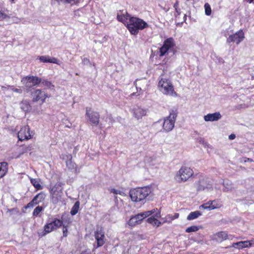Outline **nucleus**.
Masks as SVG:
<instances>
[{
    "label": "nucleus",
    "mask_w": 254,
    "mask_h": 254,
    "mask_svg": "<svg viewBox=\"0 0 254 254\" xmlns=\"http://www.w3.org/2000/svg\"><path fill=\"white\" fill-rule=\"evenodd\" d=\"M177 114V110H172L170 111L169 116L164 119L163 128L166 131H170L174 128Z\"/></svg>",
    "instance_id": "obj_8"
},
{
    "label": "nucleus",
    "mask_w": 254,
    "mask_h": 254,
    "mask_svg": "<svg viewBox=\"0 0 254 254\" xmlns=\"http://www.w3.org/2000/svg\"><path fill=\"white\" fill-rule=\"evenodd\" d=\"M147 222L154 226L159 227L161 225V222L153 216L149 217Z\"/></svg>",
    "instance_id": "obj_27"
},
{
    "label": "nucleus",
    "mask_w": 254,
    "mask_h": 254,
    "mask_svg": "<svg viewBox=\"0 0 254 254\" xmlns=\"http://www.w3.org/2000/svg\"><path fill=\"white\" fill-rule=\"evenodd\" d=\"M199 229V227L197 226H191L190 227H188L186 230V232L187 233H191L193 232H196Z\"/></svg>",
    "instance_id": "obj_35"
},
{
    "label": "nucleus",
    "mask_w": 254,
    "mask_h": 254,
    "mask_svg": "<svg viewBox=\"0 0 254 254\" xmlns=\"http://www.w3.org/2000/svg\"><path fill=\"white\" fill-rule=\"evenodd\" d=\"M158 88L164 94L176 97L177 96L174 86L169 79L161 78L159 81Z\"/></svg>",
    "instance_id": "obj_4"
},
{
    "label": "nucleus",
    "mask_w": 254,
    "mask_h": 254,
    "mask_svg": "<svg viewBox=\"0 0 254 254\" xmlns=\"http://www.w3.org/2000/svg\"><path fill=\"white\" fill-rule=\"evenodd\" d=\"M155 209H154L150 211H145L142 213H138V214L142 220L144 218L153 214L155 212Z\"/></svg>",
    "instance_id": "obj_32"
},
{
    "label": "nucleus",
    "mask_w": 254,
    "mask_h": 254,
    "mask_svg": "<svg viewBox=\"0 0 254 254\" xmlns=\"http://www.w3.org/2000/svg\"><path fill=\"white\" fill-rule=\"evenodd\" d=\"M61 158L63 160L65 159H66V161H65V164L68 170H74L75 171L77 170V165L76 163L73 161L72 156L71 154H62Z\"/></svg>",
    "instance_id": "obj_17"
},
{
    "label": "nucleus",
    "mask_w": 254,
    "mask_h": 254,
    "mask_svg": "<svg viewBox=\"0 0 254 254\" xmlns=\"http://www.w3.org/2000/svg\"><path fill=\"white\" fill-rule=\"evenodd\" d=\"M44 209L43 207L41 206H37L34 210L33 212V216H37L39 215V213L42 212Z\"/></svg>",
    "instance_id": "obj_34"
},
{
    "label": "nucleus",
    "mask_w": 254,
    "mask_h": 254,
    "mask_svg": "<svg viewBox=\"0 0 254 254\" xmlns=\"http://www.w3.org/2000/svg\"><path fill=\"white\" fill-rule=\"evenodd\" d=\"M173 219H176L179 218V213H175L174 215H173Z\"/></svg>",
    "instance_id": "obj_45"
},
{
    "label": "nucleus",
    "mask_w": 254,
    "mask_h": 254,
    "mask_svg": "<svg viewBox=\"0 0 254 254\" xmlns=\"http://www.w3.org/2000/svg\"><path fill=\"white\" fill-rule=\"evenodd\" d=\"M176 43L173 37L167 38L163 42L162 46L159 49V56L163 57L168 53L170 51L172 52L173 54H175L177 52L176 49Z\"/></svg>",
    "instance_id": "obj_6"
},
{
    "label": "nucleus",
    "mask_w": 254,
    "mask_h": 254,
    "mask_svg": "<svg viewBox=\"0 0 254 254\" xmlns=\"http://www.w3.org/2000/svg\"><path fill=\"white\" fill-rule=\"evenodd\" d=\"M163 223H170L174 220L173 215L169 214L166 216Z\"/></svg>",
    "instance_id": "obj_37"
},
{
    "label": "nucleus",
    "mask_w": 254,
    "mask_h": 254,
    "mask_svg": "<svg viewBox=\"0 0 254 254\" xmlns=\"http://www.w3.org/2000/svg\"><path fill=\"white\" fill-rule=\"evenodd\" d=\"M32 149V146L31 145H29L28 146H24L22 148L23 153L27 152L29 151H31Z\"/></svg>",
    "instance_id": "obj_39"
},
{
    "label": "nucleus",
    "mask_w": 254,
    "mask_h": 254,
    "mask_svg": "<svg viewBox=\"0 0 254 254\" xmlns=\"http://www.w3.org/2000/svg\"><path fill=\"white\" fill-rule=\"evenodd\" d=\"M81 254H90V253L88 251L85 250V251L82 252Z\"/></svg>",
    "instance_id": "obj_48"
},
{
    "label": "nucleus",
    "mask_w": 254,
    "mask_h": 254,
    "mask_svg": "<svg viewBox=\"0 0 254 254\" xmlns=\"http://www.w3.org/2000/svg\"><path fill=\"white\" fill-rule=\"evenodd\" d=\"M173 7L175 8L176 13V14H175V16L176 17L179 16L181 13V9L179 7V1L178 0H176V2L174 4Z\"/></svg>",
    "instance_id": "obj_33"
},
{
    "label": "nucleus",
    "mask_w": 254,
    "mask_h": 254,
    "mask_svg": "<svg viewBox=\"0 0 254 254\" xmlns=\"http://www.w3.org/2000/svg\"><path fill=\"white\" fill-rule=\"evenodd\" d=\"M215 200V201L216 202H214V203L212 204V205H214V206H215V205H218V204H219V205H220V206L219 207V208H220V207L222 206V204H221V202H219V201H218V200Z\"/></svg>",
    "instance_id": "obj_44"
},
{
    "label": "nucleus",
    "mask_w": 254,
    "mask_h": 254,
    "mask_svg": "<svg viewBox=\"0 0 254 254\" xmlns=\"http://www.w3.org/2000/svg\"><path fill=\"white\" fill-rule=\"evenodd\" d=\"M8 171V164L6 162L0 163V178L3 177Z\"/></svg>",
    "instance_id": "obj_24"
},
{
    "label": "nucleus",
    "mask_w": 254,
    "mask_h": 254,
    "mask_svg": "<svg viewBox=\"0 0 254 254\" xmlns=\"http://www.w3.org/2000/svg\"><path fill=\"white\" fill-rule=\"evenodd\" d=\"M34 133L30 130L29 126L22 127L18 132L17 137L20 141L29 140L32 138Z\"/></svg>",
    "instance_id": "obj_12"
},
{
    "label": "nucleus",
    "mask_w": 254,
    "mask_h": 254,
    "mask_svg": "<svg viewBox=\"0 0 254 254\" xmlns=\"http://www.w3.org/2000/svg\"><path fill=\"white\" fill-rule=\"evenodd\" d=\"M110 192L111 193H113L114 194H120V195H122L123 192L122 191H121V190H116L115 189H112L111 190H110Z\"/></svg>",
    "instance_id": "obj_41"
},
{
    "label": "nucleus",
    "mask_w": 254,
    "mask_h": 254,
    "mask_svg": "<svg viewBox=\"0 0 254 254\" xmlns=\"http://www.w3.org/2000/svg\"><path fill=\"white\" fill-rule=\"evenodd\" d=\"M46 195L43 191H41L34 197L32 200L29 202L24 207L25 209H27L30 207H32L34 205L39 204L44 201Z\"/></svg>",
    "instance_id": "obj_16"
},
{
    "label": "nucleus",
    "mask_w": 254,
    "mask_h": 254,
    "mask_svg": "<svg viewBox=\"0 0 254 254\" xmlns=\"http://www.w3.org/2000/svg\"><path fill=\"white\" fill-rule=\"evenodd\" d=\"M33 102L39 103L42 105L45 102L46 98H48V95L45 92L41 89H35L31 92Z\"/></svg>",
    "instance_id": "obj_11"
},
{
    "label": "nucleus",
    "mask_w": 254,
    "mask_h": 254,
    "mask_svg": "<svg viewBox=\"0 0 254 254\" xmlns=\"http://www.w3.org/2000/svg\"><path fill=\"white\" fill-rule=\"evenodd\" d=\"M84 61H88V62H89V59H88L87 58H84Z\"/></svg>",
    "instance_id": "obj_52"
},
{
    "label": "nucleus",
    "mask_w": 254,
    "mask_h": 254,
    "mask_svg": "<svg viewBox=\"0 0 254 254\" xmlns=\"http://www.w3.org/2000/svg\"><path fill=\"white\" fill-rule=\"evenodd\" d=\"M142 219L138 214L132 216L127 222V224L131 226L134 227L136 225L141 223Z\"/></svg>",
    "instance_id": "obj_22"
},
{
    "label": "nucleus",
    "mask_w": 254,
    "mask_h": 254,
    "mask_svg": "<svg viewBox=\"0 0 254 254\" xmlns=\"http://www.w3.org/2000/svg\"><path fill=\"white\" fill-rule=\"evenodd\" d=\"M236 137V135L234 134H231L229 136V138L231 140L234 139Z\"/></svg>",
    "instance_id": "obj_47"
},
{
    "label": "nucleus",
    "mask_w": 254,
    "mask_h": 254,
    "mask_svg": "<svg viewBox=\"0 0 254 254\" xmlns=\"http://www.w3.org/2000/svg\"><path fill=\"white\" fill-rule=\"evenodd\" d=\"M56 1L58 2L60 1H64L66 3H70L72 1H74V0H56Z\"/></svg>",
    "instance_id": "obj_43"
},
{
    "label": "nucleus",
    "mask_w": 254,
    "mask_h": 254,
    "mask_svg": "<svg viewBox=\"0 0 254 254\" xmlns=\"http://www.w3.org/2000/svg\"><path fill=\"white\" fill-rule=\"evenodd\" d=\"M49 191L53 203L56 204L62 201L63 192L60 183H56L49 190Z\"/></svg>",
    "instance_id": "obj_7"
},
{
    "label": "nucleus",
    "mask_w": 254,
    "mask_h": 254,
    "mask_svg": "<svg viewBox=\"0 0 254 254\" xmlns=\"http://www.w3.org/2000/svg\"><path fill=\"white\" fill-rule=\"evenodd\" d=\"M155 216L157 217H160L161 216V213L160 211H158V212H157Z\"/></svg>",
    "instance_id": "obj_49"
},
{
    "label": "nucleus",
    "mask_w": 254,
    "mask_h": 254,
    "mask_svg": "<svg viewBox=\"0 0 254 254\" xmlns=\"http://www.w3.org/2000/svg\"><path fill=\"white\" fill-rule=\"evenodd\" d=\"M85 115L92 126H97L99 125L100 116L98 112L93 111L91 107H86Z\"/></svg>",
    "instance_id": "obj_10"
},
{
    "label": "nucleus",
    "mask_w": 254,
    "mask_h": 254,
    "mask_svg": "<svg viewBox=\"0 0 254 254\" xmlns=\"http://www.w3.org/2000/svg\"><path fill=\"white\" fill-rule=\"evenodd\" d=\"M41 82L44 86H47L49 88H50L52 85V82L47 80H42Z\"/></svg>",
    "instance_id": "obj_40"
},
{
    "label": "nucleus",
    "mask_w": 254,
    "mask_h": 254,
    "mask_svg": "<svg viewBox=\"0 0 254 254\" xmlns=\"http://www.w3.org/2000/svg\"><path fill=\"white\" fill-rule=\"evenodd\" d=\"M20 108L25 112H28L31 109V106L27 101H22L20 103Z\"/></svg>",
    "instance_id": "obj_26"
},
{
    "label": "nucleus",
    "mask_w": 254,
    "mask_h": 254,
    "mask_svg": "<svg viewBox=\"0 0 254 254\" xmlns=\"http://www.w3.org/2000/svg\"><path fill=\"white\" fill-rule=\"evenodd\" d=\"M215 236L217 237V238L219 239V240L220 241H223L224 240H226L228 239V234L226 232L224 231H221L215 234Z\"/></svg>",
    "instance_id": "obj_30"
},
{
    "label": "nucleus",
    "mask_w": 254,
    "mask_h": 254,
    "mask_svg": "<svg viewBox=\"0 0 254 254\" xmlns=\"http://www.w3.org/2000/svg\"><path fill=\"white\" fill-rule=\"evenodd\" d=\"M252 244L250 241H240L234 243L233 244V247L238 248L239 249H243L246 248L252 247Z\"/></svg>",
    "instance_id": "obj_21"
},
{
    "label": "nucleus",
    "mask_w": 254,
    "mask_h": 254,
    "mask_svg": "<svg viewBox=\"0 0 254 254\" xmlns=\"http://www.w3.org/2000/svg\"><path fill=\"white\" fill-rule=\"evenodd\" d=\"M40 62L43 63H49L60 64V61L54 57H50L48 56H42L38 57Z\"/></svg>",
    "instance_id": "obj_19"
},
{
    "label": "nucleus",
    "mask_w": 254,
    "mask_h": 254,
    "mask_svg": "<svg viewBox=\"0 0 254 254\" xmlns=\"http://www.w3.org/2000/svg\"><path fill=\"white\" fill-rule=\"evenodd\" d=\"M214 202H216L215 200H210L208 202L202 204L199 206V208H202L203 209H208V210H213L216 208H219V207L220 205H212V204Z\"/></svg>",
    "instance_id": "obj_23"
},
{
    "label": "nucleus",
    "mask_w": 254,
    "mask_h": 254,
    "mask_svg": "<svg viewBox=\"0 0 254 254\" xmlns=\"http://www.w3.org/2000/svg\"><path fill=\"white\" fill-rule=\"evenodd\" d=\"M205 13L206 15H210L211 14V8L208 3H205L204 4Z\"/></svg>",
    "instance_id": "obj_36"
},
{
    "label": "nucleus",
    "mask_w": 254,
    "mask_h": 254,
    "mask_svg": "<svg viewBox=\"0 0 254 254\" xmlns=\"http://www.w3.org/2000/svg\"><path fill=\"white\" fill-rule=\"evenodd\" d=\"M12 90L15 92H17L19 93H21L22 92L21 90L18 88H13L12 89Z\"/></svg>",
    "instance_id": "obj_46"
},
{
    "label": "nucleus",
    "mask_w": 254,
    "mask_h": 254,
    "mask_svg": "<svg viewBox=\"0 0 254 254\" xmlns=\"http://www.w3.org/2000/svg\"><path fill=\"white\" fill-rule=\"evenodd\" d=\"M21 82L26 87H31L39 85L42 82V79L36 76H26L22 78Z\"/></svg>",
    "instance_id": "obj_14"
},
{
    "label": "nucleus",
    "mask_w": 254,
    "mask_h": 254,
    "mask_svg": "<svg viewBox=\"0 0 254 254\" xmlns=\"http://www.w3.org/2000/svg\"><path fill=\"white\" fill-rule=\"evenodd\" d=\"M80 203L78 201H76L70 210V214L72 215H75L79 208Z\"/></svg>",
    "instance_id": "obj_31"
},
{
    "label": "nucleus",
    "mask_w": 254,
    "mask_h": 254,
    "mask_svg": "<svg viewBox=\"0 0 254 254\" xmlns=\"http://www.w3.org/2000/svg\"><path fill=\"white\" fill-rule=\"evenodd\" d=\"M6 18H9V16L3 11H0V21H3Z\"/></svg>",
    "instance_id": "obj_38"
},
{
    "label": "nucleus",
    "mask_w": 254,
    "mask_h": 254,
    "mask_svg": "<svg viewBox=\"0 0 254 254\" xmlns=\"http://www.w3.org/2000/svg\"><path fill=\"white\" fill-rule=\"evenodd\" d=\"M131 16V15L129 14L127 10H120L117 13V19L126 26V23H127Z\"/></svg>",
    "instance_id": "obj_18"
},
{
    "label": "nucleus",
    "mask_w": 254,
    "mask_h": 254,
    "mask_svg": "<svg viewBox=\"0 0 254 254\" xmlns=\"http://www.w3.org/2000/svg\"><path fill=\"white\" fill-rule=\"evenodd\" d=\"M126 27L131 35H136L139 31L148 27V24L142 19L137 17L132 16L126 23Z\"/></svg>",
    "instance_id": "obj_1"
},
{
    "label": "nucleus",
    "mask_w": 254,
    "mask_h": 254,
    "mask_svg": "<svg viewBox=\"0 0 254 254\" xmlns=\"http://www.w3.org/2000/svg\"><path fill=\"white\" fill-rule=\"evenodd\" d=\"M11 1L14 2V0H11Z\"/></svg>",
    "instance_id": "obj_53"
},
{
    "label": "nucleus",
    "mask_w": 254,
    "mask_h": 254,
    "mask_svg": "<svg viewBox=\"0 0 254 254\" xmlns=\"http://www.w3.org/2000/svg\"><path fill=\"white\" fill-rule=\"evenodd\" d=\"M62 226H63V237H66L67 236V234H68V230L67 228V226L64 225L63 224Z\"/></svg>",
    "instance_id": "obj_42"
},
{
    "label": "nucleus",
    "mask_w": 254,
    "mask_h": 254,
    "mask_svg": "<svg viewBox=\"0 0 254 254\" xmlns=\"http://www.w3.org/2000/svg\"><path fill=\"white\" fill-rule=\"evenodd\" d=\"M151 192V190L149 187L137 188L130 190L129 196L132 201L139 202L145 200Z\"/></svg>",
    "instance_id": "obj_3"
},
{
    "label": "nucleus",
    "mask_w": 254,
    "mask_h": 254,
    "mask_svg": "<svg viewBox=\"0 0 254 254\" xmlns=\"http://www.w3.org/2000/svg\"><path fill=\"white\" fill-rule=\"evenodd\" d=\"M202 213L199 211H195L191 212L187 216V219L188 220H191L198 218L201 216Z\"/></svg>",
    "instance_id": "obj_28"
},
{
    "label": "nucleus",
    "mask_w": 254,
    "mask_h": 254,
    "mask_svg": "<svg viewBox=\"0 0 254 254\" xmlns=\"http://www.w3.org/2000/svg\"><path fill=\"white\" fill-rule=\"evenodd\" d=\"M146 115L145 110L138 108L134 110V115L137 119H141L143 116Z\"/></svg>",
    "instance_id": "obj_25"
},
{
    "label": "nucleus",
    "mask_w": 254,
    "mask_h": 254,
    "mask_svg": "<svg viewBox=\"0 0 254 254\" xmlns=\"http://www.w3.org/2000/svg\"><path fill=\"white\" fill-rule=\"evenodd\" d=\"M196 190L198 191L204 190H213L212 185L208 178L206 177H202L199 179V181L196 183Z\"/></svg>",
    "instance_id": "obj_13"
},
{
    "label": "nucleus",
    "mask_w": 254,
    "mask_h": 254,
    "mask_svg": "<svg viewBox=\"0 0 254 254\" xmlns=\"http://www.w3.org/2000/svg\"><path fill=\"white\" fill-rule=\"evenodd\" d=\"M94 237L96 240V243L93 245V251L98 248L103 246L106 243V239L103 228L97 229L94 232Z\"/></svg>",
    "instance_id": "obj_9"
},
{
    "label": "nucleus",
    "mask_w": 254,
    "mask_h": 254,
    "mask_svg": "<svg viewBox=\"0 0 254 254\" xmlns=\"http://www.w3.org/2000/svg\"><path fill=\"white\" fill-rule=\"evenodd\" d=\"M244 38V33L242 29H240L235 33L230 35L227 38L226 41L228 43H235L237 45H239Z\"/></svg>",
    "instance_id": "obj_15"
},
{
    "label": "nucleus",
    "mask_w": 254,
    "mask_h": 254,
    "mask_svg": "<svg viewBox=\"0 0 254 254\" xmlns=\"http://www.w3.org/2000/svg\"><path fill=\"white\" fill-rule=\"evenodd\" d=\"M222 117L219 112H215L213 114H208L204 116V120L206 122H214L217 121Z\"/></svg>",
    "instance_id": "obj_20"
},
{
    "label": "nucleus",
    "mask_w": 254,
    "mask_h": 254,
    "mask_svg": "<svg viewBox=\"0 0 254 254\" xmlns=\"http://www.w3.org/2000/svg\"><path fill=\"white\" fill-rule=\"evenodd\" d=\"M30 182L37 190H40L43 189V187L40 184L39 179L30 178Z\"/></svg>",
    "instance_id": "obj_29"
},
{
    "label": "nucleus",
    "mask_w": 254,
    "mask_h": 254,
    "mask_svg": "<svg viewBox=\"0 0 254 254\" xmlns=\"http://www.w3.org/2000/svg\"><path fill=\"white\" fill-rule=\"evenodd\" d=\"M184 19L185 21L186 20V19H187V15L186 14L184 15Z\"/></svg>",
    "instance_id": "obj_50"
},
{
    "label": "nucleus",
    "mask_w": 254,
    "mask_h": 254,
    "mask_svg": "<svg viewBox=\"0 0 254 254\" xmlns=\"http://www.w3.org/2000/svg\"><path fill=\"white\" fill-rule=\"evenodd\" d=\"M247 160H248V161H250V162H253V161L252 159H250V158H248Z\"/></svg>",
    "instance_id": "obj_51"
},
{
    "label": "nucleus",
    "mask_w": 254,
    "mask_h": 254,
    "mask_svg": "<svg viewBox=\"0 0 254 254\" xmlns=\"http://www.w3.org/2000/svg\"><path fill=\"white\" fill-rule=\"evenodd\" d=\"M193 170L187 166H182L177 172L175 176L176 180L179 183H184L193 176Z\"/></svg>",
    "instance_id": "obj_5"
},
{
    "label": "nucleus",
    "mask_w": 254,
    "mask_h": 254,
    "mask_svg": "<svg viewBox=\"0 0 254 254\" xmlns=\"http://www.w3.org/2000/svg\"><path fill=\"white\" fill-rule=\"evenodd\" d=\"M63 224V221L57 218H54L51 221L48 220L44 226L43 229L37 232L39 238H42L54 231L59 229Z\"/></svg>",
    "instance_id": "obj_2"
}]
</instances>
